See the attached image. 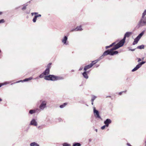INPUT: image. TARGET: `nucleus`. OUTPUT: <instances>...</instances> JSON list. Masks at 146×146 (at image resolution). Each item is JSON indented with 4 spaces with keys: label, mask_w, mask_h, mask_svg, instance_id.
Returning a JSON list of instances; mask_svg holds the SVG:
<instances>
[{
    "label": "nucleus",
    "mask_w": 146,
    "mask_h": 146,
    "mask_svg": "<svg viewBox=\"0 0 146 146\" xmlns=\"http://www.w3.org/2000/svg\"><path fill=\"white\" fill-rule=\"evenodd\" d=\"M146 62L145 61H142L141 62H139L137 65L132 70V71L133 72L137 70L139 68H140L142 65L144 64Z\"/></svg>",
    "instance_id": "3"
},
{
    "label": "nucleus",
    "mask_w": 146,
    "mask_h": 146,
    "mask_svg": "<svg viewBox=\"0 0 146 146\" xmlns=\"http://www.w3.org/2000/svg\"><path fill=\"white\" fill-rule=\"evenodd\" d=\"M46 102L45 101H42L39 106L40 110H43L46 107Z\"/></svg>",
    "instance_id": "6"
},
{
    "label": "nucleus",
    "mask_w": 146,
    "mask_h": 146,
    "mask_svg": "<svg viewBox=\"0 0 146 146\" xmlns=\"http://www.w3.org/2000/svg\"><path fill=\"white\" fill-rule=\"evenodd\" d=\"M40 126H38V128H40Z\"/></svg>",
    "instance_id": "58"
},
{
    "label": "nucleus",
    "mask_w": 146,
    "mask_h": 146,
    "mask_svg": "<svg viewBox=\"0 0 146 146\" xmlns=\"http://www.w3.org/2000/svg\"><path fill=\"white\" fill-rule=\"evenodd\" d=\"M93 66V64H90L87 66H86L84 68V70L86 71L87 70Z\"/></svg>",
    "instance_id": "13"
},
{
    "label": "nucleus",
    "mask_w": 146,
    "mask_h": 146,
    "mask_svg": "<svg viewBox=\"0 0 146 146\" xmlns=\"http://www.w3.org/2000/svg\"><path fill=\"white\" fill-rule=\"evenodd\" d=\"M141 61V59L140 58H138V62H139Z\"/></svg>",
    "instance_id": "42"
},
{
    "label": "nucleus",
    "mask_w": 146,
    "mask_h": 146,
    "mask_svg": "<svg viewBox=\"0 0 146 146\" xmlns=\"http://www.w3.org/2000/svg\"><path fill=\"white\" fill-rule=\"evenodd\" d=\"M2 13V12H0V15Z\"/></svg>",
    "instance_id": "54"
},
{
    "label": "nucleus",
    "mask_w": 146,
    "mask_h": 146,
    "mask_svg": "<svg viewBox=\"0 0 146 146\" xmlns=\"http://www.w3.org/2000/svg\"><path fill=\"white\" fill-rule=\"evenodd\" d=\"M83 30V29H82L81 26H77L75 29H73L71 31H82Z\"/></svg>",
    "instance_id": "10"
},
{
    "label": "nucleus",
    "mask_w": 146,
    "mask_h": 146,
    "mask_svg": "<svg viewBox=\"0 0 146 146\" xmlns=\"http://www.w3.org/2000/svg\"><path fill=\"white\" fill-rule=\"evenodd\" d=\"M46 75L45 74H44V72H43L39 76V77L40 78H42L44 76Z\"/></svg>",
    "instance_id": "29"
},
{
    "label": "nucleus",
    "mask_w": 146,
    "mask_h": 146,
    "mask_svg": "<svg viewBox=\"0 0 146 146\" xmlns=\"http://www.w3.org/2000/svg\"><path fill=\"white\" fill-rule=\"evenodd\" d=\"M112 122L111 120L109 119H107L104 122V123L106 125V127H108L109 125Z\"/></svg>",
    "instance_id": "9"
},
{
    "label": "nucleus",
    "mask_w": 146,
    "mask_h": 146,
    "mask_svg": "<svg viewBox=\"0 0 146 146\" xmlns=\"http://www.w3.org/2000/svg\"><path fill=\"white\" fill-rule=\"evenodd\" d=\"M81 145L80 143H74L72 146H80Z\"/></svg>",
    "instance_id": "21"
},
{
    "label": "nucleus",
    "mask_w": 146,
    "mask_h": 146,
    "mask_svg": "<svg viewBox=\"0 0 146 146\" xmlns=\"http://www.w3.org/2000/svg\"><path fill=\"white\" fill-rule=\"evenodd\" d=\"M52 63H49L47 66V68H48L50 70L51 66Z\"/></svg>",
    "instance_id": "31"
},
{
    "label": "nucleus",
    "mask_w": 146,
    "mask_h": 146,
    "mask_svg": "<svg viewBox=\"0 0 146 146\" xmlns=\"http://www.w3.org/2000/svg\"><path fill=\"white\" fill-rule=\"evenodd\" d=\"M144 45H141L138 46L137 47V48H138V49H143L144 48Z\"/></svg>",
    "instance_id": "23"
},
{
    "label": "nucleus",
    "mask_w": 146,
    "mask_h": 146,
    "mask_svg": "<svg viewBox=\"0 0 146 146\" xmlns=\"http://www.w3.org/2000/svg\"><path fill=\"white\" fill-rule=\"evenodd\" d=\"M1 50H0V52H1Z\"/></svg>",
    "instance_id": "59"
},
{
    "label": "nucleus",
    "mask_w": 146,
    "mask_h": 146,
    "mask_svg": "<svg viewBox=\"0 0 146 146\" xmlns=\"http://www.w3.org/2000/svg\"><path fill=\"white\" fill-rule=\"evenodd\" d=\"M36 16L37 17H41V15L40 14H38L37 15H36Z\"/></svg>",
    "instance_id": "40"
},
{
    "label": "nucleus",
    "mask_w": 146,
    "mask_h": 146,
    "mask_svg": "<svg viewBox=\"0 0 146 146\" xmlns=\"http://www.w3.org/2000/svg\"><path fill=\"white\" fill-rule=\"evenodd\" d=\"M30 125L36 126L37 125V123L35 119H33L31 121Z\"/></svg>",
    "instance_id": "11"
},
{
    "label": "nucleus",
    "mask_w": 146,
    "mask_h": 146,
    "mask_svg": "<svg viewBox=\"0 0 146 146\" xmlns=\"http://www.w3.org/2000/svg\"><path fill=\"white\" fill-rule=\"evenodd\" d=\"M2 101V100L0 98V102L1 101Z\"/></svg>",
    "instance_id": "53"
},
{
    "label": "nucleus",
    "mask_w": 146,
    "mask_h": 146,
    "mask_svg": "<svg viewBox=\"0 0 146 146\" xmlns=\"http://www.w3.org/2000/svg\"><path fill=\"white\" fill-rule=\"evenodd\" d=\"M38 78V77H37L36 78V79Z\"/></svg>",
    "instance_id": "60"
},
{
    "label": "nucleus",
    "mask_w": 146,
    "mask_h": 146,
    "mask_svg": "<svg viewBox=\"0 0 146 146\" xmlns=\"http://www.w3.org/2000/svg\"><path fill=\"white\" fill-rule=\"evenodd\" d=\"M18 8V7H17V8H16V9H17Z\"/></svg>",
    "instance_id": "62"
},
{
    "label": "nucleus",
    "mask_w": 146,
    "mask_h": 146,
    "mask_svg": "<svg viewBox=\"0 0 146 146\" xmlns=\"http://www.w3.org/2000/svg\"><path fill=\"white\" fill-rule=\"evenodd\" d=\"M30 146H39V145L35 142H33L30 144Z\"/></svg>",
    "instance_id": "18"
},
{
    "label": "nucleus",
    "mask_w": 146,
    "mask_h": 146,
    "mask_svg": "<svg viewBox=\"0 0 146 146\" xmlns=\"http://www.w3.org/2000/svg\"><path fill=\"white\" fill-rule=\"evenodd\" d=\"M63 146H70V144H68L67 143H64L63 144Z\"/></svg>",
    "instance_id": "33"
},
{
    "label": "nucleus",
    "mask_w": 146,
    "mask_h": 146,
    "mask_svg": "<svg viewBox=\"0 0 146 146\" xmlns=\"http://www.w3.org/2000/svg\"><path fill=\"white\" fill-rule=\"evenodd\" d=\"M32 79H33V78L32 77H30V78H26L22 81V80L16 82V83H18L20 82H25L29 80H31Z\"/></svg>",
    "instance_id": "14"
},
{
    "label": "nucleus",
    "mask_w": 146,
    "mask_h": 146,
    "mask_svg": "<svg viewBox=\"0 0 146 146\" xmlns=\"http://www.w3.org/2000/svg\"><path fill=\"white\" fill-rule=\"evenodd\" d=\"M50 70L48 68H46L45 70L43 72L44 73V74L46 75H48L49 74Z\"/></svg>",
    "instance_id": "15"
},
{
    "label": "nucleus",
    "mask_w": 146,
    "mask_h": 146,
    "mask_svg": "<svg viewBox=\"0 0 146 146\" xmlns=\"http://www.w3.org/2000/svg\"><path fill=\"white\" fill-rule=\"evenodd\" d=\"M139 39L137 37L134 39V41L136 43H137L139 40Z\"/></svg>",
    "instance_id": "27"
},
{
    "label": "nucleus",
    "mask_w": 146,
    "mask_h": 146,
    "mask_svg": "<svg viewBox=\"0 0 146 146\" xmlns=\"http://www.w3.org/2000/svg\"><path fill=\"white\" fill-rule=\"evenodd\" d=\"M67 103H64L63 104L60 105V108H64L66 105H67Z\"/></svg>",
    "instance_id": "25"
},
{
    "label": "nucleus",
    "mask_w": 146,
    "mask_h": 146,
    "mask_svg": "<svg viewBox=\"0 0 146 146\" xmlns=\"http://www.w3.org/2000/svg\"><path fill=\"white\" fill-rule=\"evenodd\" d=\"M93 112L95 117L97 118L102 119V118L99 115V111L96 110L95 107L94 108Z\"/></svg>",
    "instance_id": "4"
},
{
    "label": "nucleus",
    "mask_w": 146,
    "mask_h": 146,
    "mask_svg": "<svg viewBox=\"0 0 146 146\" xmlns=\"http://www.w3.org/2000/svg\"><path fill=\"white\" fill-rule=\"evenodd\" d=\"M37 18V17H36V15H35L34 16V18H33V21L34 23H35L36 22Z\"/></svg>",
    "instance_id": "30"
},
{
    "label": "nucleus",
    "mask_w": 146,
    "mask_h": 146,
    "mask_svg": "<svg viewBox=\"0 0 146 146\" xmlns=\"http://www.w3.org/2000/svg\"><path fill=\"white\" fill-rule=\"evenodd\" d=\"M95 131H96V132H97V131H98V130H97V129H95Z\"/></svg>",
    "instance_id": "51"
},
{
    "label": "nucleus",
    "mask_w": 146,
    "mask_h": 146,
    "mask_svg": "<svg viewBox=\"0 0 146 146\" xmlns=\"http://www.w3.org/2000/svg\"><path fill=\"white\" fill-rule=\"evenodd\" d=\"M127 145L128 146H132L131 145H130V144L129 143H127Z\"/></svg>",
    "instance_id": "47"
},
{
    "label": "nucleus",
    "mask_w": 146,
    "mask_h": 146,
    "mask_svg": "<svg viewBox=\"0 0 146 146\" xmlns=\"http://www.w3.org/2000/svg\"><path fill=\"white\" fill-rule=\"evenodd\" d=\"M139 39L137 37L134 39V41L136 43H137L139 40Z\"/></svg>",
    "instance_id": "28"
},
{
    "label": "nucleus",
    "mask_w": 146,
    "mask_h": 146,
    "mask_svg": "<svg viewBox=\"0 0 146 146\" xmlns=\"http://www.w3.org/2000/svg\"><path fill=\"white\" fill-rule=\"evenodd\" d=\"M146 9L142 13V16L140 20L138 22L136 26V28H139L140 27L146 26Z\"/></svg>",
    "instance_id": "1"
},
{
    "label": "nucleus",
    "mask_w": 146,
    "mask_h": 146,
    "mask_svg": "<svg viewBox=\"0 0 146 146\" xmlns=\"http://www.w3.org/2000/svg\"><path fill=\"white\" fill-rule=\"evenodd\" d=\"M27 5H24L22 9V10H25L26 9V7Z\"/></svg>",
    "instance_id": "34"
},
{
    "label": "nucleus",
    "mask_w": 146,
    "mask_h": 146,
    "mask_svg": "<svg viewBox=\"0 0 146 146\" xmlns=\"http://www.w3.org/2000/svg\"><path fill=\"white\" fill-rule=\"evenodd\" d=\"M54 75H49L45 76L44 77L45 80H48L54 81Z\"/></svg>",
    "instance_id": "5"
},
{
    "label": "nucleus",
    "mask_w": 146,
    "mask_h": 146,
    "mask_svg": "<svg viewBox=\"0 0 146 146\" xmlns=\"http://www.w3.org/2000/svg\"><path fill=\"white\" fill-rule=\"evenodd\" d=\"M31 14L32 16H33L34 15V13H31Z\"/></svg>",
    "instance_id": "48"
},
{
    "label": "nucleus",
    "mask_w": 146,
    "mask_h": 146,
    "mask_svg": "<svg viewBox=\"0 0 146 146\" xmlns=\"http://www.w3.org/2000/svg\"><path fill=\"white\" fill-rule=\"evenodd\" d=\"M143 58H142V59H143Z\"/></svg>",
    "instance_id": "63"
},
{
    "label": "nucleus",
    "mask_w": 146,
    "mask_h": 146,
    "mask_svg": "<svg viewBox=\"0 0 146 146\" xmlns=\"http://www.w3.org/2000/svg\"><path fill=\"white\" fill-rule=\"evenodd\" d=\"M93 102H94V101H93V102H92V105H93Z\"/></svg>",
    "instance_id": "50"
},
{
    "label": "nucleus",
    "mask_w": 146,
    "mask_h": 146,
    "mask_svg": "<svg viewBox=\"0 0 146 146\" xmlns=\"http://www.w3.org/2000/svg\"><path fill=\"white\" fill-rule=\"evenodd\" d=\"M106 127V125H104L102 127H101V129L102 130L104 129Z\"/></svg>",
    "instance_id": "36"
},
{
    "label": "nucleus",
    "mask_w": 146,
    "mask_h": 146,
    "mask_svg": "<svg viewBox=\"0 0 146 146\" xmlns=\"http://www.w3.org/2000/svg\"><path fill=\"white\" fill-rule=\"evenodd\" d=\"M68 40V37L66 36H64L62 39V42L64 44L67 45L68 42H67Z\"/></svg>",
    "instance_id": "8"
},
{
    "label": "nucleus",
    "mask_w": 146,
    "mask_h": 146,
    "mask_svg": "<svg viewBox=\"0 0 146 146\" xmlns=\"http://www.w3.org/2000/svg\"><path fill=\"white\" fill-rule=\"evenodd\" d=\"M64 79L63 77L60 76H56L54 75V81L62 80Z\"/></svg>",
    "instance_id": "12"
},
{
    "label": "nucleus",
    "mask_w": 146,
    "mask_h": 146,
    "mask_svg": "<svg viewBox=\"0 0 146 146\" xmlns=\"http://www.w3.org/2000/svg\"><path fill=\"white\" fill-rule=\"evenodd\" d=\"M89 142H90L91 141V139H89Z\"/></svg>",
    "instance_id": "52"
},
{
    "label": "nucleus",
    "mask_w": 146,
    "mask_h": 146,
    "mask_svg": "<svg viewBox=\"0 0 146 146\" xmlns=\"http://www.w3.org/2000/svg\"><path fill=\"white\" fill-rule=\"evenodd\" d=\"M118 52L117 51H111V55L113 56L114 54H116L118 53Z\"/></svg>",
    "instance_id": "20"
},
{
    "label": "nucleus",
    "mask_w": 146,
    "mask_h": 146,
    "mask_svg": "<svg viewBox=\"0 0 146 146\" xmlns=\"http://www.w3.org/2000/svg\"><path fill=\"white\" fill-rule=\"evenodd\" d=\"M38 14V13H36V12H35L34 13V15H37V14Z\"/></svg>",
    "instance_id": "49"
},
{
    "label": "nucleus",
    "mask_w": 146,
    "mask_h": 146,
    "mask_svg": "<svg viewBox=\"0 0 146 146\" xmlns=\"http://www.w3.org/2000/svg\"><path fill=\"white\" fill-rule=\"evenodd\" d=\"M104 56H103V54L100 57L99 59H98L97 60L98 61H99L100 60L102 59V58H103Z\"/></svg>",
    "instance_id": "35"
},
{
    "label": "nucleus",
    "mask_w": 146,
    "mask_h": 146,
    "mask_svg": "<svg viewBox=\"0 0 146 146\" xmlns=\"http://www.w3.org/2000/svg\"><path fill=\"white\" fill-rule=\"evenodd\" d=\"M10 83L9 82H5L3 83H2L0 84V87H1L2 86L6 85L7 84H9Z\"/></svg>",
    "instance_id": "22"
},
{
    "label": "nucleus",
    "mask_w": 146,
    "mask_h": 146,
    "mask_svg": "<svg viewBox=\"0 0 146 146\" xmlns=\"http://www.w3.org/2000/svg\"><path fill=\"white\" fill-rule=\"evenodd\" d=\"M72 72H74V70H71Z\"/></svg>",
    "instance_id": "55"
},
{
    "label": "nucleus",
    "mask_w": 146,
    "mask_h": 146,
    "mask_svg": "<svg viewBox=\"0 0 146 146\" xmlns=\"http://www.w3.org/2000/svg\"><path fill=\"white\" fill-rule=\"evenodd\" d=\"M145 31H142L137 36L139 39H140L142 36L143 35Z\"/></svg>",
    "instance_id": "17"
},
{
    "label": "nucleus",
    "mask_w": 146,
    "mask_h": 146,
    "mask_svg": "<svg viewBox=\"0 0 146 146\" xmlns=\"http://www.w3.org/2000/svg\"><path fill=\"white\" fill-rule=\"evenodd\" d=\"M82 75L86 79H88V76L86 72L85 71L83 73Z\"/></svg>",
    "instance_id": "16"
},
{
    "label": "nucleus",
    "mask_w": 146,
    "mask_h": 146,
    "mask_svg": "<svg viewBox=\"0 0 146 146\" xmlns=\"http://www.w3.org/2000/svg\"><path fill=\"white\" fill-rule=\"evenodd\" d=\"M126 37L124 35L123 38L121 40L125 42Z\"/></svg>",
    "instance_id": "37"
},
{
    "label": "nucleus",
    "mask_w": 146,
    "mask_h": 146,
    "mask_svg": "<svg viewBox=\"0 0 146 146\" xmlns=\"http://www.w3.org/2000/svg\"><path fill=\"white\" fill-rule=\"evenodd\" d=\"M136 44L137 43H136L134 41V42H133V44L134 45H135V44Z\"/></svg>",
    "instance_id": "46"
},
{
    "label": "nucleus",
    "mask_w": 146,
    "mask_h": 146,
    "mask_svg": "<svg viewBox=\"0 0 146 146\" xmlns=\"http://www.w3.org/2000/svg\"><path fill=\"white\" fill-rule=\"evenodd\" d=\"M112 46H110V45L109 46H107L106 47V49H107L108 48H110Z\"/></svg>",
    "instance_id": "41"
},
{
    "label": "nucleus",
    "mask_w": 146,
    "mask_h": 146,
    "mask_svg": "<svg viewBox=\"0 0 146 146\" xmlns=\"http://www.w3.org/2000/svg\"><path fill=\"white\" fill-rule=\"evenodd\" d=\"M82 69H83V67H81L80 68V69H79V70L81 71Z\"/></svg>",
    "instance_id": "45"
},
{
    "label": "nucleus",
    "mask_w": 146,
    "mask_h": 146,
    "mask_svg": "<svg viewBox=\"0 0 146 146\" xmlns=\"http://www.w3.org/2000/svg\"><path fill=\"white\" fill-rule=\"evenodd\" d=\"M135 50V49H129V50H131V51H134Z\"/></svg>",
    "instance_id": "43"
},
{
    "label": "nucleus",
    "mask_w": 146,
    "mask_h": 146,
    "mask_svg": "<svg viewBox=\"0 0 146 146\" xmlns=\"http://www.w3.org/2000/svg\"><path fill=\"white\" fill-rule=\"evenodd\" d=\"M98 61V60H96L95 61H93L92 62V63H91L90 64H92L93 66L94 64H96Z\"/></svg>",
    "instance_id": "32"
},
{
    "label": "nucleus",
    "mask_w": 146,
    "mask_h": 146,
    "mask_svg": "<svg viewBox=\"0 0 146 146\" xmlns=\"http://www.w3.org/2000/svg\"><path fill=\"white\" fill-rule=\"evenodd\" d=\"M36 111L35 110H30L29 111V113L31 114H32L34 113H35Z\"/></svg>",
    "instance_id": "26"
},
{
    "label": "nucleus",
    "mask_w": 146,
    "mask_h": 146,
    "mask_svg": "<svg viewBox=\"0 0 146 146\" xmlns=\"http://www.w3.org/2000/svg\"><path fill=\"white\" fill-rule=\"evenodd\" d=\"M36 110H38V111H40V110H38V109H37Z\"/></svg>",
    "instance_id": "57"
},
{
    "label": "nucleus",
    "mask_w": 146,
    "mask_h": 146,
    "mask_svg": "<svg viewBox=\"0 0 146 146\" xmlns=\"http://www.w3.org/2000/svg\"><path fill=\"white\" fill-rule=\"evenodd\" d=\"M97 97L96 96L94 95H92V98L91 100V102H93V101H94V100Z\"/></svg>",
    "instance_id": "24"
},
{
    "label": "nucleus",
    "mask_w": 146,
    "mask_h": 146,
    "mask_svg": "<svg viewBox=\"0 0 146 146\" xmlns=\"http://www.w3.org/2000/svg\"><path fill=\"white\" fill-rule=\"evenodd\" d=\"M13 84V83H12V84H11V85H12V84Z\"/></svg>",
    "instance_id": "61"
},
{
    "label": "nucleus",
    "mask_w": 146,
    "mask_h": 146,
    "mask_svg": "<svg viewBox=\"0 0 146 146\" xmlns=\"http://www.w3.org/2000/svg\"><path fill=\"white\" fill-rule=\"evenodd\" d=\"M115 50L113 49V47L110 50H108L105 51L103 54V56H106L108 54H110L111 55V51H113Z\"/></svg>",
    "instance_id": "7"
},
{
    "label": "nucleus",
    "mask_w": 146,
    "mask_h": 146,
    "mask_svg": "<svg viewBox=\"0 0 146 146\" xmlns=\"http://www.w3.org/2000/svg\"><path fill=\"white\" fill-rule=\"evenodd\" d=\"M124 43V42L122 40H121L118 43L113 47V49L115 50L119 47L122 46L123 45Z\"/></svg>",
    "instance_id": "2"
},
{
    "label": "nucleus",
    "mask_w": 146,
    "mask_h": 146,
    "mask_svg": "<svg viewBox=\"0 0 146 146\" xmlns=\"http://www.w3.org/2000/svg\"><path fill=\"white\" fill-rule=\"evenodd\" d=\"M4 22V20L3 19H2L0 20V23H3Z\"/></svg>",
    "instance_id": "38"
},
{
    "label": "nucleus",
    "mask_w": 146,
    "mask_h": 146,
    "mask_svg": "<svg viewBox=\"0 0 146 146\" xmlns=\"http://www.w3.org/2000/svg\"><path fill=\"white\" fill-rule=\"evenodd\" d=\"M116 43L115 42L111 44L110 45V46H112L113 45H115Z\"/></svg>",
    "instance_id": "39"
},
{
    "label": "nucleus",
    "mask_w": 146,
    "mask_h": 146,
    "mask_svg": "<svg viewBox=\"0 0 146 146\" xmlns=\"http://www.w3.org/2000/svg\"><path fill=\"white\" fill-rule=\"evenodd\" d=\"M132 34L131 32H127L125 34V36L126 37H128L130 35Z\"/></svg>",
    "instance_id": "19"
},
{
    "label": "nucleus",
    "mask_w": 146,
    "mask_h": 146,
    "mask_svg": "<svg viewBox=\"0 0 146 146\" xmlns=\"http://www.w3.org/2000/svg\"><path fill=\"white\" fill-rule=\"evenodd\" d=\"M145 146H146V141H145Z\"/></svg>",
    "instance_id": "56"
},
{
    "label": "nucleus",
    "mask_w": 146,
    "mask_h": 146,
    "mask_svg": "<svg viewBox=\"0 0 146 146\" xmlns=\"http://www.w3.org/2000/svg\"><path fill=\"white\" fill-rule=\"evenodd\" d=\"M124 92H120L119 93V95H121L122 93Z\"/></svg>",
    "instance_id": "44"
}]
</instances>
